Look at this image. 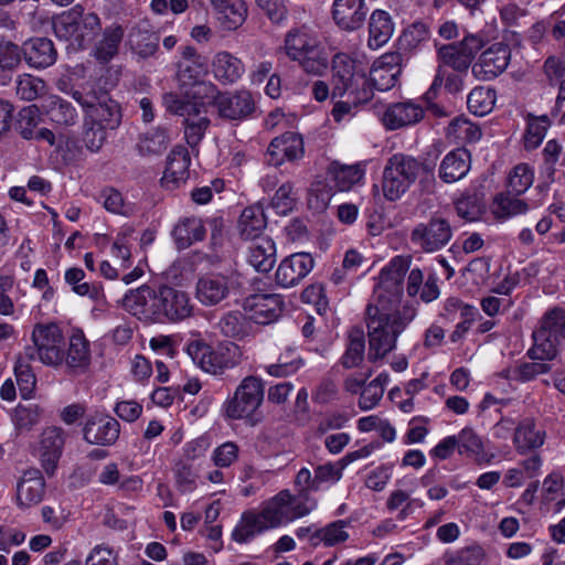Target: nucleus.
Returning a JSON list of instances; mask_svg holds the SVG:
<instances>
[{"mask_svg":"<svg viewBox=\"0 0 565 565\" xmlns=\"http://www.w3.org/2000/svg\"><path fill=\"white\" fill-rule=\"evenodd\" d=\"M394 32V23L391 15L384 10L372 12L369 21V40L371 49H379L386 44Z\"/></svg>","mask_w":565,"mask_h":565,"instance_id":"f704fd0d","label":"nucleus"},{"mask_svg":"<svg viewBox=\"0 0 565 565\" xmlns=\"http://www.w3.org/2000/svg\"><path fill=\"white\" fill-rule=\"evenodd\" d=\"M124 38L120 25H110L104 30L103 38L95 47V56L100 62H109L117 53Z\"/></svg>","mask_w":565,"mask_h":565,"instance_id":"79ce46f5","label":"nucleus"},{"mask_svg":"<svg viewBox=\"0 0 565 565\" xmlns=\"http://www.w3.org/2000/svg\"><path fill=\"white\" fill-rule=\"evenodd\" d=\"M481 129L470 120L457 117L452 119L447 128V136L462 142H476L481 138Z\"/></svg>","mask_w":565,"mask_h":565,"instance_id":"8fccbe9b","label":"nucleus"},{"mask_svg":"<svg viewBox=\"0 0 565 565\" xmlns=\"http://www.w3.org/2000/svg\"><path fill=\"white\" fill-rule=\"evenodd\" d=\"M315 259L309 253H295L284 258L275 274L276 282L282 288L298 285L313 268Z\"/></svg>","mask_w":565,"mask_h":565,"instance_id":"412c9836","label":"nucleus"},{"mask_svg":"<svg viewBox=\"0 0 565 565\" xmlns=\"http://www.w3.org/2000/svg\"><path fill=\"white\" fill-rule=\"evenodd\" d=\"M511 192H501L493 199L491 212L495 218H510L529 211V204Z\"/></svg>","mask_w":565,"mask_h":565,"instance_id":"e433bc0d","label":"nucleus"},{"mask_svg":"<svg viewBox=\"0 0 565 565\" xmlns=\"http://www.w3.org/2000/svg\"><path fill=\"white\" fill-rule=\"evenodd\" d=\"M55 34L72 45L84 47L100 31V19L95 12H85L79 4L62 13L53 23Z\"/></svg>","mask_w":565,"mask_h":565,"instance_id":"6e6552de","label":"nucleus"},{"mask_svg":"<svg viewBox=\"0 0 565 565\" xmlns=\"http://www.w3.org/2000/svg\"><path fill=\"white\" fill-rule=\"evenodd\" d=\"M84 277L85 273L82 268L73 267L65 271V281L72 286L75 294L96 299L98 296V289L88 282H81Z\"/></svg>","mask_w":565,"mask_h":565,"instance_id":"e2e57ef3","label":"nucleus"},{"mask_svg":"<svg viewBox=\"0 0 565 565\" xmlns=\"http://www.w3.org/2000/svg\"><path fill=\"white\" fill-rule=\"evenodd\" d=\"M510 60V46L502 42L494 43L482 52L479 60L472 65V74L479 81H491L507 70Z\"/></svg>","mask_w":565,"mask_h":565,"instance_id":"4468645a","label":"nucleus"},{"mask_svg":"<svg viewBox=\"0 0 565 565\" xmlns=\"http://www.w3.org/2000/svg\"><path fill=\"white\" fill-rule=\"evenodd\" d=\"M366 12L365 0H334L333 2V20L344 31H354L361 28Z\"/></svg>","mask_w":565,"mask_h":565,"instance_id":"393cba45","label":"nucleus"},{"mask_svg":"<svg viewBox=\"0 0 565 565\" xmlns=\"http://www.w3.org/2000/svg\"><path fill=\"white\" fill-rule=\"evenodd\" d=\"M44 81L30 74L19 75L15 81V93L22 100H34L44 94Z\"/></svg>","mask_w":565,"mask_h":565,"instance_id":"5fc2aeb1","label":"nucleus"},{"mask_svg":"<svg viewBox=\"0 0 565 565\" xmlns=\"http://www.w3.org/2000/svg\"><path fill=\"white\" fill-rule=\"evenodd\" d=\"M269 530L260 513L246 512L243 514L239 523L232 533V537L237 543H247L257 534Z\"/></svg>","mask_w":565,"mask_h":565,"instance_id":"ea45409f","label":"nucleus"},{"mask_svg":"<svg viewBox=\"0 0 565 565\" xmlns=\"http://www.w3.org/2000/svg\"><path fill=\"white\" fill-rule=\"evenodd\" d=\"M67 437L68 433L60 426H47L40 434L38 456L47 476L55 473Z\"/></svg>","mask_w":565,"mask_h":565,"instance_id":"f8f14e48","label":"nucleus"},{"mask_svg":"<svg viewBox=\"0 0 565 565\" xmlns=\"http://www.w3.org/2000/svg\"><path fill=\"white\" fill-rule=\"evenodd\" d=\"M230 280L222 274H209L200 277L195 286V297L203 306H216L230 295Z\"/></svg>","mask_w":565,"mask_h":565,"instance_id":"b1692460","label":"nucleus"},{"mask_svg":"<svg viewBox=\"0 0 565 565\" xmlns=\"http://www.w3.org/2000/svg\"><path fill=\"white\" fill-rule=\"evenodd\" d=\"M459 455L484 460V445L482 438L470 427H465L455 436Z\"/></svg>","mask_w":565,"mask_h":565,"instance_id":"37998d69","label":"nucleus"},{"mask_svg":"<svg viewBox=\"0 0 565 565\" xmlns=\"http://www.w3.org/2000/svg\"><path fill=\"white\" fill-rule=\"evenodd\" d=\"M221 26L226 31L237 30L247 18V7L244 0H232L214 11Z\"/></svg>","mask_w":565,"mask_h":565,"instance_id":"58836bf2","label":"nucleus"},{"mask_svg":"<svg viewBox=\"0 0 565 565\" xmlns=\"http://www.w3.org/2000/svg\"><path fill=\"white\" fill-rule=\"evenodd\" d=\"M41 408L38 405H18L14 409L13 419L21 429H31L40 422Z\"/></svg>","mask_w":565,"mask_h":565,"instance_id":"338daca9","label":"nucleus"},{"mask_svg":"<svg viewBox=\"0 0 565 565\" xmlns=\"http://www.w3.org/2000/svg\"><path fill=\"white\" fill-rule=\"evenodd\" d=\"M221 118L226 120H244L255 110V100L247 89L224 92L215 106Z\"/></svg>","mask_w":565,"mask_h":565,"instance_id":"aec40b11","label":"nucleus"},{"mask_svg":"<svg viewBox=\"0 0 565 565\" xmlns=\"http://www.w3.org/2000/svg\"><path fill=\"white\" fill-rule=\"evenodd\" d=\"M45 494V480L39 469L23 472L17 482L15 500L19 508L26 509L42 502Z\"/></svg>","mask_w":565,"mask_h":565,"instance_id":"4be33fe9","label":"nucleus"},{"mask_svg":"<svg viewBox=\"0 0 565 565\" xmlns=\"http://www.w3.org/2000/svg\"><path fill=\"white\" fill-rule=\"evenodd\" d=\"M437 70L429 89L425 93L427 102L436 98L438 90L443 86L445 77V67H449L455 72L468 73L472 65L454 43L444 44L437 50Z\"/></svg>","mask_w":565,"mask_h":565,"instance_id":"2eb2a0df","label":"nucleus"},{"mask_svg":"<svg viewBox=\"0 0 565 565\" xmlns=\"http://www.w3.org/2000/svg\"><path fill=\"white\" fill-rule=\"evenodd\" d=\"M534 344L527 351V356L534 361H551L558 353L554 335L540 323L532 334Z\"/></svg>","mask_w":565,"mask_h":565,"instance_id":"4c0bfd02","label":"nucleus"},{"mask_svg":"<svg viewBox=\"0 0 565 565\" xmlns=\"http://www.w3.org/2000/svg\"><path fill=\"white\" fill-rule=\"evenodd\" d=\"M210 119L205 116H189L184 119V138L191 148H195L202 140Z\"/></svg>","mask_w":565,"mask_h":565,"instance_id":"4d7b16f0","label":"nucleus"},{"mask_svg":"<svg viewBox=\"0 0 565 565\" xmlns=\"http://www.w3.org/2000/svg\"><path fill=\"white\" fill-rule=\"evenodd\" d=\"M98 201L110 213L128 215L131 212V207L125 203L121 193L114 188L104 189L99 193Z\"/></svg>","mask_w":565,"mask_h":565,"instance_id":"680f3d73","label":"nucleus"},{"mask_svg":"<svg viewBox=\"0 0 565 565\" xmlns=\"http://www.w3.org/2000/svg\"><path fill=\"white\" fill-rule=\"evenodd\" d=\"M493 98L494 94L491 89L476 87L468 95L467 105L475 115L482 116L491 110Z\"/></svg>","mask_w":565,"mask_h":565,"instance_id":"bf43d9fd","label":"nucleus"},{"mask_svg":"<svg viewBox=\"0 0 565 565\" xmlns=\"http://www.w3.org/2000/svg\"><path fill=\"white\" fill-rule=\"evenodd\" d=\"M411 265L408 257L396 256L379 276L374 299L366 306L367 359L376 362L396 347L397 338L414 320L417 309L402 303L403 280Z\"/></svg>","mask_w":565,"mask_h":565,"instance_id":"f257e3e1","label":"nucleus"},{"mask_svg":"<svg viewBox=\"0 0 565 565\" xmlns=\"http://www.w3.org/2000/svg\"><path fill=\"white\" fill-rule=\"evenodd\" d=\"M347 525L345 521L339 520L316 530L311 536V545L317 546L323 543L324 546H333L345 542L349 539V533L345 531Z\"/></svg>","mask_w":565,"mask_h":565,"instance_id":"a18cd8bd","label":"nucleus"},{"mask_svg":"<svg viewBox=\"0 0 565 565\" xmlns=\"http://www.w3.org/2000/svg\"><path fill=\"white\" fill-rule=\"evenodd\" d=\"M291 62L308 75L323 76L329 70V55L319 33L308 24H300L288 30L279 47Z\"/></svg>","mask_w":565,"mask_h":565,"instance_id":"20e7f679","label":"nucleus"},{"mask_svg":"<svg viewBox=\"0 0 565 565\" xmlns=\"http://www.w3.org/2000/svg\"><path fill=\"white\" fill-rule=\"evenodd\" d=\"M41 107L49 119L57 126H73L77 121V110L67 100L57 95H49L42 99Z\"/></svg>","mask_w":565,"mask_h":565,"instance_id":"2f4dec72","label":"nucleus"},{"mask_svg":"<svg viewBox=\"0 0 565 565\" xmlns=\"http://www.w3.org/2000/svg\"><path fill=\"white\" fill-rule=\"evenodd\" d=\"M171 235L178 249H185L194 243L203 241L206 235V228L202 218L184 216L175 223Z\"/></svg>","mask_w":565,"mask_h":565,"instance_id":"7c9ffc66","label":"nucleus"},{"mask_svg":"<svg viewBox=\"0 0 565 565\" xmlns=\"http://www.w3.org/2000/svg\"><path fill=\"white\" fill-rule=\"evenodd\" d=\"M365 339L360 328H354L349 333V343L344 354L341 358V364L345 369H352L360 365L364 359Z\"/></svg>","mask_w":565,"mask_h":565,"instance_id":"49530a36","label":"nucleus"},{"mask_svg":"<svg viewBox=\"0 0 565 565\" xmlns=\"http://www.w3.org/2000/svg\"><path fill=\"white\" fill-rule=\"evenodd\" d=\"M332 98L350 97L353 102H369L372 89L363 64L347 53H337L331 60Z\"/></svg>","mask_w":565,"mask_h":565,"instance_id":"39448f33","label":"nucleus"},{"mask_svg":"<svg viewBox=\"0 0 565 565\" xmlns=\"http://www.w3.org/2000/svg\"><path fill=\"white\" fill-rule=\"evenodd\" d=\"M159 41L158 33L140 28L130 34L131 47L141 57L152 56L159 47Z\"/></svg>","mask_w":565,"mask_h":565,"instance_id":"09e8293b","label":"nucleus"},{"mask_svg":"<svg viewBox=\"0 0 565 565\" xmlns=\"http://www.w3.org/2000/svg\"><path fill=\"white\" fill-rule=\"evenodd\" d=\"M22 53L31 67L45 68L56 61V50L53 42L46 38H33L23 43Z\"/></svg>","mask_w":565,"mask_h":565,"instance_id":"c756f323","label":"nucleus"},{"mask_svg":"<svg viewBox=\"0 0 565 565\" xmlns=\"http://www.w3.org/2000/svg\"><path fill=\"white\" fill-rule=\"evenodd\" d=\"M249 318L238 310L228 311L217 323L221 333L227 338L243 339L249 334Z\"/></svg>","mask_w":565,"mask_h":565,"instance_id":"a19ab883","label":"nucleus"},{"mask_svg":"<svg viewBox=\"0 0 565 565\" xmlns=\"http://www.w3.org/2000/svg\"><path fill=\"white\" fill-rule=\"evenodd\" d=\"M191 158L183 146H175L167 158V167L160 180L162 188L169 191L178 189L189 179Z\"/></svg>","mask_w":565,"mask_h":565,"instance_id":"5701e85b","label":"nucleus"},{"mask_svg":"<svg viewBox=\"0 0 565 565\" xmlns=\"http://www.w3.org/2000/svg\"><path fill=\"white\" fill-rule=\"evenodd\" d=\"M424 173H433V167L425 161L402 152L391 156L382 174L383 196L391 202L401 199Z\"/></svg>","mask_w":565,"mask_h":565,"instance_id":"423d86ee","label":"nucleus"},{"mask_svg":"<svg viewBox=\"0 0 565 565\" xmlns=\"http://www.w3.org/2000/svg\"><path fill=\"white\" fill-rule=\"evenodd\" d=\"M119 423L103 413L90 414L83 427V438L92 445L111 446L119 438Z\"/></svg>","mask_w":565,"mask_h":565,"instance_id":"dca6fc26","label":"nucleus"},{"mask_svg":"<svg viewBox=\"0 0 565 565\" xmlns=\"http://www.w3.org/2000/svg\"><path fill=\"white\" fill-rule=\"evenodd\" d=\"M85 565H118V555L108 545L99 544L89 552Z\"/></svg>","mask_w":565,"mask_h":565,"instance_id":"774afa93","label":"nucleus"},{"mask_svg":"<svg viewBox=\"0 0 565 565\" xmlns=\"http://www.w3.org/2000/svg\"><path fill=\"white\" fill-rule=\"evenodd\" d=\"M328 172L332 177L339 191H349L364 177V171L359 164L345 166L332 162Z\"/></svg>","mask_w":565,"mask_h":565,"instance_id":"c03bdc74","label":"nucleus"},{"mask_svg":"<svg viewBox=\"0 0 565 565\" xmlns=\"http://www.w3.org/2000/svg\"><path fill=\"white\" fill-rule=\"evenodd\" d=\"M548 127L550 120L547 116H529L523 138L525 148L527 150L537 148L542 143Z\"/></svg>","mask_w":565,"mask_h":565,"instance_id":"603ef678","label":"nucleus"},{"mask_svg":"<svg viewBox=\"0 0 565 565\" xmlns=\"http://www.w3.org/2000/svg\"><path fill=\"white\" fill-rule=\"evenodd\" d=\"M248 263L259 273H268L276 263V246L271 238L262 237L249 246Z\"/></svg>","mask_w":565,"mask_h":565,"instance_id":"c9c22d12","label":"nucleus"},{"mask_svg":"<svg viewBox=\"0 0 565 565\" xmlns=\"http://www.w3.org/2000/svg\"><path fill=\"white\" fill-rule=\"evenodd\" d=\"M32 341L38 359L45 365L58 366L64 361L65 338L56 323H38L33 328Z\"/></svg>","mask_w":565,"mask_h":565,"instance_id":"9d476101","label":"nucleus"},{"mask_svg":"<svg viewBox=\"0 0 565 565\" xmlns=\"http://www.w3.org/2000/svg\"><path fill=\"white\" fill-rule=\"evenodd\" d=\"M181 58L177 63V79L183 89L198 83L209 73L207 58L198 52L194 46L180 47Z\"/></svg>","mask_w":565,"mask_h":565,"instance_id":"a211bd4d","label":"nucleus"},{"mask_svg":"<svg viewBox=\"0 0 565 565\" xmlns=\"http://www.w3.org/2000/svg\"><path fill=\"white\" fill-rule=\"evenodd\" d=\"M40 122V110L38 106L31 105L23 107L15 121V130L23 139H33Z\"/></svg>","mask_w":565,"mask_h":565,"instance_id":"864d4df0","label":"nucleus"},{"mask_svg":"<svg viewBox=\"0 0 565 565\" xmlns=\"http://www.w3.org/2000/svg\"><path fill=\"white\" fill-rule=\"evenodd\" d=\"M546 438L544 429L537 427L534 418L525 417L520 420L514 429L513 445L519 455H526L541 448Z\"/></svg>","mask_w":565,"mask_h":565,"instance_id":"bb28decb","label":"nucleus"},{"mask_svg":"<svg viewBox=\"0 0 565 565\" xmlns=\"http://www.w3.org/2000/svg\"><path fill=\"white\" fill-rule=\"evenodd\" d=\"M244 309L248 312L250 321L269 324L280 317L284 300L276 294H255L245 299Z\"/></svg>","mask_w":565,"mask_h":565,"instance_id":"6ab92c4d","label":"nucleus"},{"mask_svg":"<svg viewBox=\"0 0 565 565\" xmlns=\"http://www.w3.org/2000/svg\"><path fill=\"white\" fill-rule=\"evenodd\" d=\"M533 170L527 164L520 163L509 174L508 192L521 195L533 184Z\"/></svg>","mask_w":565,"mask_h":565,"instance_id":"6e6d98bb","label":"nucleus"},{"mask_svg":"<svg viewBox=\"0 0 565 565\" xmlns=\"http://www.w3.org/2000/svg\"><path fill=\"white\" fill-rule=\"evenodd\" d=\"M122 307L147 324L178 323L193 315L189 294L168 284H145L130 289L122 298Z\"/></svg>","mask_w":565,"mask_h":565,"instance_id":"f03ea898","label":"nucleus"},{"mask_svg":"<svg viewBox=\"0 0 565 565\" xmlns=\"http://www.w3.org/2000/svg\"><path fill=\"white\" fill-rule=\"evenodd\" d=\"M403 54L388 52L379 57L370 71L369 83L373 88L385 92L394 87L402 72Z\"/></svg>","mask_w":565,"mask_h":565,"instance_id":"f3484780","label":"nucleus"},{"mask_svg":"<svg viewBox=\"0 0 565 565\" xmlns=\"http://www.w3.org/2000/svg\"><path fill=\"white\" fill-rule=\"evenodd\" d=\"M188 88H192L193 90L188 95H191L193 99L201 100L202 104L216 106L218 102V97L222 95V92L217 88V86L211 81H204L201 78L198 83L193 85H189Z\"/></svg>","mask_w":565,"mask_h":565,"instance_id":"052dcab7","label":"nucleus"},{"mask_svg":"<svg viewBox=\"0 0 565 565\" xmlns=\"http://www.w3.org/2000/svg\"><path fill=\"white\" fill-rule=\"evenodd\" d=\"M163 102L168 111L182 116L184 119L189 116H196L200 113V107L196 103L185 100L172 93L166 94Z\"/></svg>","mask_w":565,"mask_h":565,"instance_id":"0e129e2a","label":"nucleus"},{"mask_svg":"<svg viewBox=\"0 0 565 565\" xmlns=\"http://www.w3.org/2000/svg\"><path fill=\"white\" fill-rule=\"evenodd\" d=\"M451 237L450 223L440 215L433 216L427 223L417 224L411 234L412 242L426 253L441 249Z\"/></svg>","mask_w":565,"mask_h":565,"instance_id":"9b49d317","label":"nucleus"},{"mask_svg":"<svg viewBox=\"0 0 565 565\" xmlns=\"http://www.w3.org/2000/svg\"><path fill=\"white\" fill-rule=\"evenodd\" d=\"M424 118V109L413 102L395 103L386 108L383 114V125L395 130L406 126L415 125Z\"/></svg>","mask_w":565,"mask_h":565,"instance_id":"cd10ccee","label":"nucleus"},{"mask_svg":"<svg viewBox=\"0 0 565 565\" xmlns=\"http://www.w3.org/2000/svg\"><path fill=\"white\" fill-rule=\"evenodd\" d=\"M65 365L73 373H83L90 363L89 342L82 332H76L70 338L68 349L64 351Z\"/></svg>","mask_w":565,"mask_h":565,"instance_id":"473e14b6","label":"nucleus"},{"mask_svg":"<svg viewBox=\"0 0 565 565\" xmlns=\"http://www.w3.org/2000/svg\"><path fill=\"white\" fill-rule=\"evenodd\" d=\"M267 222L264 210L260 205H250L243 210L237 230L243 239L256 241L262 238Z\"/></svg>","mask_w":565,"mask_h":565,"instance_id":"72a5a7b5","label":"nucleus"},{"mask_svg":"<svg viewBox=\"0 0 565 565\" xmlns=\"http://www.w3.org/2000/svg\"><path fill=\"white\" fill-rule=\"evenodd\" d=\"M540 323L547 329L555 339H565V309L553 308L544 313Z\"/></svg>","mask_w":565,"mask_h":565,"instance_id":"69168bd1","label":"nucleus"},{"mask_svg":"<svg viewBox=\"0 0 565 565\" xmlns=\"http://www.w3.org/2000/svg\"><path fill=\"white\" fill-rule=\"evenodd\" d=\"M72 97L83 109V141L87 150L98 152L108 135L119 128L122 111L119 103L107 90L90 88L75 89Z\"/></svg>","mask_w":565,"mask_h":565,"instance_id":"7ed1b4c3","label":"nucleus"},{"mask_svg":"<svg viewBox=\"0 0 565 565\" xmlns=\"http://www.w3.org/2000/svg\"><path fill=\"white\" fill-rule=\"evenodd\" d=\"M213 77L222 85H233L245 72L243 61L228 51L216 52L210 63Z\"/></svg>","mask_w":565,"mask_h":565,"instance_id":"a878e982","label":"nucleus"},{"mask_svg":"<svg viewBox=\"0 0 565 565\" xmlns=\"http://www.w3.org/2000/svg\"><path fill=\"white\" fill-rule=\"evenodd\" d=\"M316 507L317 501L307 492L292 495L289 490H281L264 504L260 514L268 527L274 529L308 515Z\"/></svg>","mask_w":565,"mask_h":565,"instance_id":"0eeeda50","label":"nucleus"},{"mask_svg":"<svg viewBox=\"0 0 565 565\" xmlns=\"http://www.w3.org/2000/svg\"><path fill=\"white\" fill-rule=\"evenodd\" d=\"M263 401V381L257 376L249 375L242 380L233 395L224 402L222 409L227 418L245 419L254 426L259 422L255 414Z\"/></svg>","mask_w":565,"mask_h":565,"instance_id":"1a4fd4ad","label":"nucleus"},{"mask_svg":"<svg viewBox=\"0 0 565 565\" xmlns=\"http://www.w3.org/2000/svg\"><path fill=\"white\" fill-rule=\"evenodd\" d=\"M471 168V156L465 148L448 152L439 164V178L445 183H454L463 179Z\"/></svg>","mask_w":565,"mask_h":565,"instance_id":"c85d7f7f","label":"nucleus"},{"mask_svg":"<svg viewBox=\"0 0 565 565\" xmlns=\"http://www.w3.org/2000/svg\"><path fill=\"white\" fill-rule=\"evenodd\" d=\"M305 156L302 137L294 131H287L274 138L265 153V162L268 166L279 167L285 162H295Z\"/></svg>","mask_w":565,"mask_h":565,"instance_id":"ddd939ff","label":"nucleus"},{"mask_svg":"<svg viewBox=\"0 0 565 565\" xmlns=\"http://www.w3.org/2000/svg\"><path fill=\"white\" fill-rule=\"evenodd\" d=\"M170 138L164 128H154L148 131L138 142V151L141 156H158L168 148Z\"/></svg>","mask_w":565,"mask_h":565,"instance_id":"de8ad7c7","label":"nucleus"},{"mask_svg":"<svg viewBox=\"0 0 565 565\" xmlns=\"http://www.w3.org/2000/svg\"><path fill=\"white\" fill-rule=\"evenodd\" d=\"M297 198L291 182L282 183L271 199V206L277 214L286 215L296 206Z\"/></svg>","mask_w":565,"mask_h":565,"instance_id":"13d9d810","label":"nucleus"},{"mask_svg":"<svg viewBox=\"0 0 565 565\" xmlns=\"http://www.w3.org/2000/svg\"><path fill=\"white\" fill-rule=\"evenodd\" d=\"M186 352L204 371L213 374L221 372L222 367L215 363L216 358L205 343L192 341L186 345Z\"/></svg>","mask_w":565,"mask_h":565,"instance_id":"3c124183","label":"nucleus"}]
</instances>
